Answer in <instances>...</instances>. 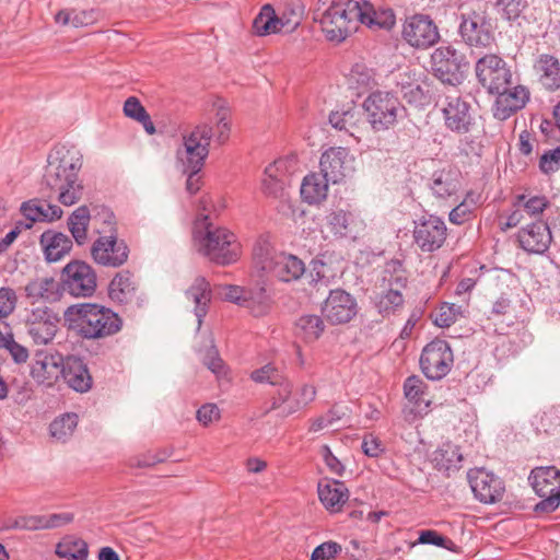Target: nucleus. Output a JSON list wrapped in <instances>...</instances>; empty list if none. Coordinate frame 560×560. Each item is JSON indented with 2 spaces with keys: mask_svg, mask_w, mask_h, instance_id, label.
<instances>
[{
  "mask_svg": "<svg viewBox=\"0 0 560 560\" xmlns=\"http://www.w3.org/2000/svg\"><path fill=\"white\" fill-rule=\"evenodd\" d=\"M82 154L75 145L57 144L48 156L42 177L39 192L43 197L57 199L63 206H72L81 199L83 186L79 178Z\"/></svg>",
  "mask_w": 560,
  "mask_h": 560,
  "instance_id": "1",
  "label": "nucleus"
},
{
  "mask_svg": "<svg viewBox=\"0 0 560 560\" xmlns=\"http://www.w3.org/2000/svg\"><path fill=\"white\" fill-rule=\"evenodd\" d=\"M362 12L358 0L332 1L323 12L319 9L314 20L319 22L327 39L340 43L352 32V23L359 22Z\"/></svg>",
  "mask_w": 560,
  "mask_h": 560,
  "instance_id": "2",
  "label": "nucleus"
},
{
  "mask_svg": "<svg viewBox=\"0 0 560 560\" xmlns=\"http://www.w3.org/2000/svg\"><path fill=\"white\" fill-rule=\"evenodd\" d=\"M366 119L374 131H384L395 125L405 108L398 97L389 91H374L364 100Z\"/></svg>",
  "mask_w": 560,
  "mask_h": 560,
  "instance_id": "3",
  "label": "nucleus"
},
{
  "mask_svg": "<svg viewBox=\"0 0 560 560\" xmlns=\"http://www.w3.org/2000/svg\"><path fill=\"white\" fill-rule=\"evenodd\" d=\"M213 129L208 124L197 125L189 135L184 136V149L177 150V160L183 171L200 172L209 155Z\"/></svg>",
  "mask_w": 560,
  "mask_h": 560,
  "instance_id": "4",
  "label": "nucleus"
},
{
  "mask_svg": "<svg viewBox=\"0 0 560 560\" xmlns=\"http://www.w3.org/2000/svg\"><path fill=\"white\" fill-rule=\"evenodd\" d=\"M466 56L453 46H441L431 55L433 75L442 83L456 86L464 80L468 69Z\"/></svg>",
  "mask_w": 560,
  "mask_h": 560,
  "instance_id": "5",
  "label": "nucleus"
},
{
  "mask_svg": "<svg viewBox=\"0 0 560 560\" xmlns=\"http://www.w3.org/2000/svg\"><path fill=\"white\" fill-rule=\"evenodd\" d=\"M534 491L541 498L535 508L536 513L556 511L560 504V470L555 466L536 467L529 475Z\"/></svg>",
  "mask_w": 560,
  "mask_h": 560,
  "instance_id": "6",
  "label": "nucleus"
},
{
  "mask_svg": "<svg viewBox=\"0 0 560 560\" xmlns=\"http://www.w3.org/2000/svg\"><path fill=\"white\" fill-rule=\"evenodd\" d=\"M458 34L466 45L476 48H488L495 39L491 18L482 9L460 14Z\"/></svg>",
  "mask_w": 560,
  "mask_h": 560,
  "instance_id": "7",
  "label": "nucleus"
},
{
  "mask_svg": "<svg viewBox=\"0 0 560 560\" xmlns=\"http://www.w3.org/2000/svg\"><path fill=\"white\" fill-rule=\"evenodd\" d=\"M59 282L62 292L74 298L92 296L97 287L94 269L79 259L71 260L62 268Z\"/></svg>",
  "mask_w": 560,
  "mask_h": 560,
  "instance_id": "8",
  "label": "nucleus"
},
{
  "mask_svg": "<svg viewBox=\"0 0 560 560\" xmlns=\"http://www.w3.org/2000/svg\"><path fill=\"white\" fill-rule=\"evenodd\" d=\"M65 315L73 322L78 334L84 339L103 337L105 329V306L93 303L73 304Z\"/></svg>",
  "mask_w": 560,
  "mask_h": 560,
  "instance_id": "9",
  "label": "nucleus"
},
{
  "mask_svg": "<svg viewBox=\"0 0 560 560\" xmlns=\"http://www.w3.org/2000/svg\"><path fill=\"white\" fill-rule=\"evenodd\" d=\"M419 362L421 371L427 378L440 381L452 369L454 362L453 351L447 341L436 338L423 348Z\"/></svg>",
  "mask_w": 560,
  "mask_h": 560,
  "instance_id": "10",
  "label": "nucleus"
},
{
  "mask_svg": "<svg viewBox=\"0 0 560 560\" xmlns=\"http://www.w3.org/2000/svg\"><path fill=\"white\" fill-rule=\"evenodd\" d=\"M475 71L478 82L488 93L502 91L512 83V72L508 63L494 54L479 58Z\"/></svg>",
  "mask_w": 560,
  "mask_h": 560,
  "instance_id": "11",
  "label": "nucleus"
},
{
  "mask_svg": "<svg viewBox=\"0 0 560 560\" xmlns=\"http://www.w3.org/2000/svg\"><path fill=\"white\" fill-rule=\"evenodd\" d=\"M413 243L423 253L441 248L447 236L445 222L434 214H423L413 221Z\"/></svg>",
  "mask_w": 560,
  "mask_h": 560,
  "instance_id": "12",
  "label": "nucleus"
},
{
  "mask_svg": "<svg viewBox=\"0 0 560 560\" xmlns=\"http://www.w3.org/2000/svg\"><path fill=\"white\" fill-rule=\"evenodd\" d=\"M206 235L202 240L205 255L219 265H229L236 260V252L233 248L235 236L224 228H214L212 223H206Z\"/></svg>",
  "mask_w": 560,
  "mask_h": 560,
  "instance_id": "13",
  "label": "nucleus"
},
{
  "mask_svg": "<svg viewBox=\"0 0 560 560\" xmlns=\"http://www.w3.org/2000/svg\"><path fill=\"white\" fill-rule=\"evenodd\" d=\"M402 37L410 46L425 49L440 39V33L429 15L415 14L405 21Z\"/></svg>",
  "mask_w": 560,
  "mask_h": 560,
  "instance_id": "14",
  "label": "nucleus"
},
{
  "mask_svg": "<svg viewBox=\"0 0 560 560\" xmlns=\"http://www.w3.org/2000/svg\"><path fill=\"white\" fill-rule=\"evenodd\" d=\"M442 113L445 127L452 132L465 135L475 129L476 118L471 105L460 96H447Z\"/></svg>",
  "mask_w": 560,
  "mask_h": 560,
  "instance_id": "15",
  "label": "nucleus"
},
{
  "mask_svg": "<svg viewBox=\"0 0 560 560\" xmlns=\"http://www.w3.org/2000/svg\"><path fill=\"white\" fill-rule=\"evenodd\" d=\"M60 317L47 306L36 307L27 314L25 327L27 334L37 345H47L50 342L58 330Z\"/></svg>",
  "mask_w": 560,
  "mask_h": 560,
  "instance_id": "16",
  "label": "nucleus"
},
{
  "mask_svg": "<svg viewBox=\"0 0 560 560\" xmlns=\"http://www.w3.org/2000/svg\"><path fill=\"white\" fill-rule=\"evenodd\" d=\"M475 498L481 503L492 504L502 500L505 487L501 478L483 469H471L467 474Z\"/></svg>",
  "mask_w": 560,
  "mask_h": 560,
  "instance_id": "17",
  "label": "nucleus"
},
{
  "mask_svg": "<svg viewBox=\"0 0 560 560\" xmlns=\"http://www.w3.org/2000/svg\"><path fill=\"white\" fill-rule=\"evenodd\" d=\"M357 313L355 299L342 289L330 290L322 305L323 316L332 325L349 323Z\"/></svg>",
  "mask_w": 560,
  "mask_h": 560,
  "instance_id": "18",
  "label": "nucleus"
},
{
  "mask_svg": "<svg viewBox=\"0 0 560 560\" xmlns=\"http://www.w3.org/2000/svg\"><path fill=\"white\" fill-rule=\"evenodd\" d=\"M497 95L492 106L493 117L499 120H506L516 112L525 107L529 101V91L524 85L508 84L505 89L499 92H491Z\"/></svg>",
  "mask_w": 560,
  "mask_h": 560,
  "instance_id": "19",
  "label": "nucleus"
},
{
  "mask_svg": "<svg viewBox=\"0 0 560 560\" xmlns=\"http://www.w3.org/2000/svg\"><path fill=\"white\" fill-rule=\"evenodd\" d=\"M520 247L529 254H545L552 242L549 223L537 220L526 224L517 233Z\"/></svg>",
  "mask_w": 560,
  "mask_h": 560,
  "instance_id": "20",
  "label": "nucleus"
},
{
  "mask_svg": "<svg viewBox=\"0 0 560 560\" xmlns=\"http://www.w3.org/2000/svg\"><path fill=\"white\" fill-rule=\"evenodd\" d=\"M65 360L66 358L58 352L36 351L31 365V376L38 384L51 386L61 376Z\"/></svg>",
  "mask_w": 560,
  "mask_h": 560,
  "instance_id": "21",
  "label": "nucleus"
},
{
  "mask_svg": "<svg viewBox=\"0 0 560 560\" xmlns=\"http://www.w3.org/2000/svg\"><path fill=\"white\" fill-rule=\"evenodd\" d=\"M61 377L67 385L78 393H85L92 387L93 378L83 360L75 355L66 357Z\"/></svg>",
  "mask_w": 560,
  "mask_h": 560,
  "instance_id": "22",
  "label": "nucleus"
},
{
  "mask_svg": "<svg viewBox=\"0 0 560 560\" xmlns=\"http://www.w3.org/2000/svg\"><path fill=\"white\" fill-rule=\"evenodd\" d=\"M39 245L46 261L56 262L71 252L73 242L65 233L48 229L39 236Z\"/></svg>",
  "mask_w": 560,
  "mask_h": 560,
  "instance_id": "23",
  "label": "nucleus"
},
{
  "mask_svg": "<svg viewBox=\"0 0 560 560\" xmlns=\"http://www.w3.org/2000/svg\"><path fill=\"white\" fill-rule=\"evenodd\" d=\"M349 152L347 149L329 148L320 156L319 168L320 173L327 180L332 184L341 182L346 177L347 159Z\"/></svg>",
  "mask_w": 560,
  "mask_h": 560,
  "instance_id": "24",
  "label": "nucleus"
},
{
  "mask_svg": "<svg viewBox=\"0 0 560 560\" xmlns=\"http://www.w3.org/2000/svg\"><path fill=\"white\" fill-rule=\"evenodd\" d=\"M47 197L33 198L22 202L20 211L23 217L33 223L35 222H54L59 220L63 211L57 205L47 202Z\"/></svg>",
  "mask_w": 560,
  "mask_h": 560,
  "instance_id": "25",
  "label": "nucleus"
},
{
  "mask_svg": "<svg viewBox=\"0 0 560 560\" xmlns=\"http://www.w3.org/2000/svg\"><path fill=\"white\" fill-rule=\"evenodd\" d=\"M305 272V265L302 259L292 254L280 252L277 254L268 273H271L280 281L291 282L299 280Z\"/></svg>",
  "mask_w": 560,
  "mask_h": 560,
  "instance_id": "26",
  "label": "nucleus"
},
{
  "mask_svg": "<svg viewBox=\"0 0 560 560\" xmlns=\"http://www.w3.org/2000/svg\"><path fill=\"white\" fill-rule=\"evenodd\" d=\"M25 296L32 301V303L38 302L39 300L54 302L60 299L62 290L59 281H56L52 277L36 278L24 287Z\"/></svg>",
  "mask_w": 560,
  "mask_h": 560,
  "instance_id": "27",
  "label": "nucleus"
},
{
  "mask_svg": "<svg viewBox=\"0 0 560 560\" xmlns=\"http://www.w3.org/2000/svg\"><path fill=\"white\" fill-rule=\"evenodd\" d=\"M358 1L362 12L359 23L373 30H390L395 25L396 16L392 9L375 10L369 1Z\"/></svg>",
  "mask_w": 560,
  "mask_h": 560,
  "instance_id": "28",
  "label": "nucleus"
},
{
  "mask_svg": "<svg viewBox=\"0 0 560 560\" xmlns=\"http://www.w3.org/2000/svg\"><path fill=\"white\" fill-rule=\"evenodd\" d=\"M187 300L195 303L194 313L197 317L198 329L203 317L208 313V304L211 301L210 283L203 277H197L192 284L185 291Z\"/></svg>",
  "mask_w": 560,
  "mask_h": 560,
  "instance_id": "29",
  "label": "nucleus"
},
{
  "mask_svg": "<svg viewBox=\"0 0 560 560\" xmlns=\"http://www.w3.org/2000/svg\"><path fill=\"white\" fill-rule=\"evenodd\" d=\"M136 289L132 273L128 270H122L117 272L107 285V296L113 302L126 304L133 298Z\"/></svg>",
  "mask_w": 560,
  "mask_h": 560,
  "instance_id": "30",
  "label": "nucleus"
},
{
  "mask_svg": "<svg viewBox=\"0 0 560 560\" xmlns=\"http://www.w3.org/2000/svg\"><path fill=\"white\" fill-rule=\"evenodd\" d=\"M430 189L438 198L455 195L460 188L459 173L454 170H439L432 174Z\"/></svg>",
  "mask_w": 560,
  "mask_h": 560,
  "instance_id": "31",
  "label": "nucleus"
},
{
  "mask_svg": "<svg viewBox=\"0 0 560 560\" xmlns=\"http://www.w3.org/2000/svg\"><path fill=\"white\" fill-rule=\"evenodd\" d=\"M534 70L540 82L549 89L560 86V62L557 57L541 54L534 63Z\"/></svg>",
  "mask_w": 560,
  "mask_h": 560,
  "instance_id": "32",
  "label": "nucleus"
},
{
  "mask_svg": "<svg viewBox=\"0 0 560 560\" xmlns=\"http://www.w3.org/2000/svg\"><path fill=\"white\" fill-rule=\"evenodd\" d=\"M349 491L341 481L332 480L325 485L318 483V497L323 505L330 512H337L347 501Z\"/></svg>",
  "mask_w": 560,
  "mask_h": 560,
  "instance_id": "33",
  "label": "nucleus"
},
{
  "mask_svg": "<svg viewBox=\"0 0 560 560\" xmlns=\"http://www.w3.org/2000/svg\"><path fill=\"white\" fill-rule=\"evenodd\" d=\"M322 173H312L304 177L301 185V196L310 205L323 201L327 197L328 184Z\"/></svg>",
  "mask_w": 560,
  "mask_h": 560,
  "instance_id": "34",
  "label": "nucleus"
},
{
  "mask_svg": "<svg viewBox=\"0 0 560 560\" xmlns=\"http://www.w3.org/2000/svg\"><path fill=\"white\" fill-rule=\"evenodd\" d=\"M354 225V215L350 211L335 209L326 215V226L337 238L348 237L352 234Z\"/></svg>",
  "mask_w": 560,
  "mask_h": 560,
  "instance_id": "35",
  "label": "nucleus"
},
{
  "mask_svg": "<svg viewBox=\"0 0 560 560\" xmlns=\"http://www.w3.org/2000/svg\"><path fill=\"white\" fill-rule=\"evenodd\" d=\"M325 323L318 315L306 314L299 317L295 323V334L305 342H314L325 331Z\"/></svg>",
  "mask_w": 560,
  "mask_h": 560,
  "instance_id": "36",
  "label": "nucleus"
},
{
  "mask_svg": "<svg viewBox=\"0 0 560 560\" xmlns=\"http://www.w3.org/2000/svg\"><path fill=\"white\" fill-rule=\"evenodd\" d=\"M90 219V210L86 206H80L68 218V229L75 243L80 246L86 242Z\"/></svg>",
  "mask_w": 560,
  "mask_h": 560,
  "instance_id": "37",
  "label": "nucleus"
},
{
  "mask_svg": "<svg viewBox=\"0 0 560 560\" xmlns=\"http://www.w3.org/2000/svg\"><path fill=\"white\" fill-rule=\"evenodd\" d=\"M88 544L74 536H65L56 546V555L67 560H86Z\"/></svg>",
  "mask_w": 560,
  "mask_h": 560,
  "instance_id": "38",
  "label": "nucleus"
},
{
  "mask_svg": "<svg viewBox=\"0 0 560 560\" xmlns=\"http://www.w3.org/2000/svg\"><path fill=\"white\" fill-rule=\"evenodd\" d=\"M253 31L258 36H265L282 31L278 14L270 4H265L253 21Z\"/></svg>",
  "mask_w": 560,
  "mask_h": 560,
  "instance_id": "39",
  "label": "nucleus"
},
{
  "mask_svg": "<svg viewBox=\"0 0 560 560\" xmlns=\"http://www.w3.org/2000/svg\"><path fill=\"white\" fill-rule=\"evenodd\" d=\"M374 305L384 317L396 314L404 305V296L398 288L388 290L375 296Z\"/></svg>",
  "mask_w": 560,
  "mask_h": 560,
  "instance_id": "40",
  "label": "nucleus"
},
{
  "mask_svg": "<svg viewBox=\"0 0 560 560\" xmlns=\"http://www.w3.org/2000/svg\"><path fill=\"white\" fill-rule=\"evenodd\" d=\"M128 256V245L117 237L116 229L112 228L107 235V266L120 267L127 261Z\"/></svg>",
  "mask_w": 560,
  "mask_h": 560,
  "instance_id": "41",
  "label": "nucleus"
},
{
  "mask_svg": "<svg viewBox=\"0 0 560 560\" xmlns=\"http://www.w3.org/2000/svg\"><path fill=\"white\" fill-rule=\"evenodd\" d=\"M463 455L459 448L452 444H445L434 453V462L440 470L451 471L460 468Z\"/></svg>",
  "mask_w": 560,
  "mask_h": 560,
  "instance_id": "42",
  "label": "nucleus"
},
{
  "mask_svg": "<svg viewBox=\"0 0 560 560\" xmlns=\"http://www.w3.org/2000/svg\"><path fill=\"white\" fill-rule=\"evenodd\" d=\"M78 425V415L74 412L63 413L56 418L49 425V432L52 438L59 441H67Z\"/></svg>",
  "mask_w": 560,
  "mask_h": 560,
  "instance_id": "43",
  "label": "nucleus"
},
{
  "mask_svg": "<svg viewBox=\"0 0 560 560\" xmlns=\"http://www.w3.org/2000/svg\"><path fill=\"white\" fill-rule=\"evenodd\" d=\"M277 254L269 241L265 237H259L253 248V259L256 267L267 273L273 265Z\"/></svg>",
  "mask_w": 560,
  "mask_h": 560,
  "instance_id": "44",
  "label": "nucleus"
},
{
  "mask_svg": "<svg viewBox=\"0 0 560 560\" xmlns=\"http://www.w3.org/2000/svg\"><path fill=\"white\" fill-rule=\"evenodd\" d=\"M425 389L427 384L418 375L408 376L404 382L405 397L417 407H420L422 404L425 407L429 406L430 401L424 398Z\"/></svg>",
  "mask_w": 560,
  "mask_h": 560,
  "instance_id": "45",
  "label": "nucleus"
},
{
  "mask_svg": "<svg viewBox=\"0 0 560 560\" xmlns=\"http://www.w3.org/2000/svg\"><path fill=\"white\" fill-rule=\"evenodd\" d=\"M23 529L42 530L45 528L44 515H22L12 521L0 524L1 530Z\"/></svg>",
  "mask_w": 560,
  "mask_h": 560,
  "instance_id": "46",
  "label": "nucleus"
},
{
  "mask_svg": "<svg viewBox=\"0 0 560 560\" xmlns=\"http://www.w3.org/2000/svg\"><path fill=\"white\" fill-rule=\"evenodd\" d=\"M303 7L299 3L287 4L278 14L280 27L285 32L294 31L302 21Z\"/></svg>",
  "mask_w": 560,
  "mask_h": 560,
  "instance_id": "47",
  "label": "nucleus"
},
{
  "mask_svg": "<svg viewBox=\"0 0 560 560\" xmlns=\"http://www.w3.org/2000/svg\"><path fill=\"white\" fill-rule=\"evenodd\" d=\"M418 544L433 545L448 551L458 553L460 548L448 537L441 535L434 529H424L419 533Z\"/></svg>",
  "mask_w": 560,
  "mask_h": 560,
  "instance_id": "48",
  "label": "nucleus"
},
{
  "mask_svg": "<svg viewBox=\"0 0 560 560\" xmlns=\"http://www.w3.org/2000/svg\"><path fill=\"white\" fill-rule=\"evenodd\" d=\"M250 378L256 383H267L272 386H282L288 380L279 369L272 364H266L252 372Z\"/></svg>",
  "mask_w": 560,
  "mask_h": 560,
  "instance_id": "49",
  "label": "nucleus"
},
{
  "mask_svg": "<svg viewBox=\"0 0 560 560\" xmlns=\"http://www.w3.org/2000/svg\"><path fill=\"white\" fill-rule=\"evenodd\" d=\"M400 92L402 98L410 105L424 106L429 103L428 94L417 82H401Z\"/></svg>",
  "mask_w": 560,
  "mask_h": 560,
  "instance_id": "50",
  "label": "nucleus"
},
{
  "mask_svg": "<svg viewBox=\"0 0 560 560\" xmlns=\"http://www.w3.org/2000/svg\"><path fill=\"white\" fill-rule=\"evenodd\" d=\"M463 307L454 303H443L435 315L434 324L439 327L445 328L453 325L458 317L463 316Z\"/></svg>",
  "mask_w": 560,
  "mask_h": 560,
  "instance_id": "51",
  "label": "nucleus"
},
{
  "mask_svg": "<svg viewBox=\"0 0 560 560\" xmlns=\"http://www.w3.org/2000/svg\"><path fill=\"white\" fill-rule=\"evenodd\" d=\"M516 207H523L529 215L541 214L549 206V201L544 196H534L526 198L525 195H518L514 202Z\"/></svg>",
  "mask_w": 560,
  "mask_h": 560,
  "instance_id": "52",
  "label": "nucleus"
},
{
  "mask_svg": "<svg viewBox=\"0 0 560 560\" xmlns=\"http://www.w3.org/2000/svg\"><path fill=\"white\" fill-rule=\"evenodd\" d=\"M471 194H467V197L457 205L454 209L451 210L448 214V219L452 223L460 225L467 222L474 212L475 202L474 200H468Z\"/></svg>",
  "mask_w": 560,
  "mask_h": 560,
  "instance_id": "53",
  "label": "nucleus"
},
{
  "mask_svg": "<svg viewBox=\"0 0 560 560\" xmlns=\"http://www.w3.org/2000/svg\"><path fill=\"white\" fill-rule=\"evenodd\" d=\"M357 112L354 108L343 112H331L329 115V124L337 130L348 131L350 127L355 125Z\"/></svg>",
  "mask_w": 560,
  "mask_h": 560,
  "instance_id": "54",
  "label": "nucleus"
},
{
  "mask_svg": "<svg viewBox=\"0 0 560 560\" xmlns=\"http://www.w3.org/2000/svg\"><path fill=\"white\" fill-rule=\"evenodd\" d=\"M211 346L206 351L202 362L203 364L215 375L221 376L225 374V365L223 360L220 358L219 351L213 345V340H210Z\"/></svg>",
  "mask_w": 560,
  "mask_h": 560,
  "instance_id": "55",
  "label": "nucleus"
},
{
  "mask_svg": "<svg viewBox=\"0 0 560 560\" xmlns=\"http://www.w3.org/2000/svg\"><path fill=\"white\" fill-rule=\"evenodd\" d=\"M18 303L15 291L9 287L0 288V319L11 315Z\"/></svg>",
  "mask_w": 560,
  "mask_h": 560,
  "instance_id": "56",
  "label": "nucleus"
},
{
  "mask_svg": "<svg viewBox=\"0 0 560 560\" xmlns=\"http://www.w3.org/2000/svg\"><path fill=\"white\" fill-rule=\"evenodd\" d=\"M560 168V145L546 151L539 159V170L545 173H553Z\"/></svg>",
  "mask_w": 560,
  "mask_h": 560,
  "instance_id": "57",
  "label": "nucleus"
},
{
  "mask_svg": "<svg viewBox=\"0 0 560 560\" xmlns=\"http://www.w3.org/2000/svg\"><path fill=\"white\" fill-rule=\"evenodd\" d=\"M341 546L336 541H325L317 546L312 555L313 560H336V556L341 552Z\"/></svg>",
  "mask_w": 560,
  "mask_h": 560,
  "instance_id": "58",
  "label": "nucleus"
},
{
  "mask_svg": "<svg viewBox=\"0 0 560 560\" xmlns=\"http://www.w3.org/2000/svg\"><path fill=\"white\" fill-rule=\"evenodd\" d=\"M273 165H269L266 167L265 174L267 178L264 179L262 186L267 195L277 197L283 190L284 183L273 175Z\"/></svg>",
  "mask_w": 560,
  "mask_h": 560,
  "instance_id": "59",
  "label": "nucleus"
},
{
  "mask_svg": "<svg viewBox=\"0 0 560 560\" xmlns=\"http://www.w3.org/2000/svg\"><path fill=\"white\" fill-rule=\"evenodd\" d=\"M362 451L369 457H378L385 452L382 441L372 433L365 434L362 441Z\"/></svg>",
  "mask_w": 560,
  "mask_h": 560,
  "instance_id": "60",
  "label": "nucleus"
},
{
  "mask_svg": "<svg viewBox=\"0 0 560 560\" xmlns=\"http://www.w3.org/2000/svg\"><path fill=\"white\" fill-rule=\"evenodd\" d=\"M341 419V415L335 408L328 410L325 416H320L313 420L310 431L318 432L329 425H332L336 421Z\"/></svg>",
  "mask_w": 560,
  "mask_h": 560,
  "instance_id": "61",
  "label": "nucleus"
},
{
  "mask_svg": "<svg viewBox=\"0 0 560 560\" xmlns=\"http://www.w3.org/2000/svg\"><path fill=\"white\" fill-rule=\"evenodd\" d=\"M497 4L502 5L503 16L509 21L516 20L524 9L521 0H498Z\"/></svg>",
  "mask_w": 560,
  "mask_h": 560,
  "instance_id": "62",
  "label": "nucleus"
},
{
  "mask_svg": "<svg viewBox=\"0 0 560 560\" xmlns=\"http://www.w3.org/2000/svg\"><path fill=\"white\" fill-rule=\"evenodd\" d=\"M4 349L9 351L13 361L18 364L25 363L28 359V350L24 346L18 343L14 340V337H9V341H7Z\"/></svg>",
  "mask_w": 560,
  "mask_h": 560,
  "instance_id": "63",
  "label": "nucleus"
},
{
  "mask_svg": "<svg viewBox=\"0 0 560 560\" xmlns=\"http://www.w3.org/2000/svg\"><path fill=\"white\" fill-rule=\"evenodd\" d=\"M196 417L200 423L208 425L220 418V410L214 404H206L197 410Z\"/></svg>",
  "mask_w": 560,
  "mask_h": 560,
  "instance_id": "64",
  "label": "nucleus"
}]
</instances>
